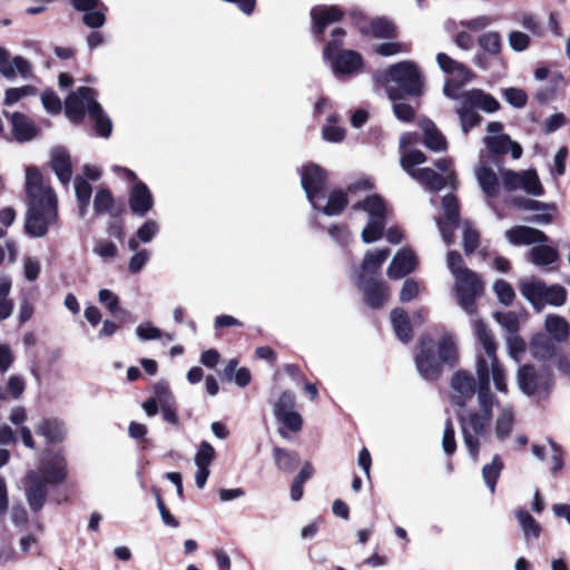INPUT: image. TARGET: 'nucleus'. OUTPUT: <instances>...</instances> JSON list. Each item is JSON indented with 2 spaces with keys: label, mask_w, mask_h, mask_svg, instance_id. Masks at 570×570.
Masks as SVG:
<instances>
[{
  "label": "nucleus",
  "mask_w": 570,
  "mask_h": 570,
  "mask_svg": "<svg viewBox=\"0 0 570 570\" xmlns=\"http://www.w3.org/2000/svg\"><path fill=\"white\" fill-rule=\"evenodd\" d=\"M26 233L31 237H43L58 224V202L53 189L43 185L42 175L36 167L26 170Z\"/></svg>",
  "instance_id": "nucleus-1"
},
{
  "label": "nucleus",
  "mask_w": 570,
  "mask_h": 570,
  "mask_svg": "<svg viewBox=\"0 0 570 570\" xmlns=\"http://www.w3.org/2000/svg\"><path fill=\"white\" fill-rule=\"evenodd\" d=\"M476 376L479 379V410L458 414L464 444L474 462L479 459L480 438L484 435L492 420V407L497 402L495 396L489 389L488 365L481 356L476 361Z\"/></svg>",
  "instance_id": "nucleus-2"
},
{
  "label": "nucleus",
  "mask_w": 570,
  "mask_h": 570,
  "mask_svg": "<svg viewBox=\"0 0 570 570\" xmlns=\"http://www.w3.org/2000/svg\"><path fill=\"white\" fill-rule=\"evenodd\" d=\"M67 475L65 458L56 454L48 460H43L39 471L30 470L26 474V498L30 509L39 512L47 500L49 483H59Z\"/></svg>",
  "instance_id": "nucleus-3"
},
{
  "label": "nucleus",
  "mask_w": 570,
  "mask_h": 570,
  "mask_svg": "<svg viewBox=\"0 0 570 570\" xmlns=\"http://www.w3.org/2000/svg\"><path fill=\"white\" fill-rule=\"evenodd\" d=\"M446 265L454 277V292L458 304L470 315L476 311L475 301L484 292L481 277L465 266L460 253L450 250L446 254Z\"/></svg>",
  "instance_id": "nucleus-4"
},
{
  "label": "nucleus",
  "mask_w": 570,
  "mask_h": 570,
  "mask_svg": "<svg viewBox=\"0 0 570 570\" xmlns=\"http://www.w3.org/2000/svg\"><path fill=\"white\" fill-rule=\"evenodd\" d=\"M96 90L89 87H80L68 96L65 102L67 117L73 122H80L85 115L95 122V129L101 137H109L112 124L100 104L96 100Z\"/></svg>",
  "instance_id": "nucleus-5"
},
{
  "label": "nucleus",
  "mask_w": 570,
  "mask_h": 570,
  "mask_svg": "<svg viewBox=\"0 0 570 570\" xmlns=\"http://www.w3.org/2000/svg\"><path fill=\"white\" fill-rule=\"evenodd\" d=\"M507 240L514 246L533 245L528 252V261L539 267H548L559 259L556 248L546 245L548 236L540 229L518 225L505 230Z\"/></svg>",
  "instance_id": "nucleus-6"
},
{
  "label": "nucleus",
  "mask_w": 570,
  "mask_h": 570,
  "mask_svg": "<svg viewBox=\"0 0 570 570\" xmlns=\"http://www.w3.org/2000/svg\"><path fill=\"white\" fill-rule=\"evenodd\" d=\"M386 92L391 100L404 97H416L423 90V77L417 66L412 61H401L383 73Z\"/></svg>",
  "instance_id": "nucleus-7"
},
{
  "label": "nucleus",
  "mask_w": 570,
  "mask_h": 570,
  "mask_svg": "<svg viewBox=\"0 0 570 570\" xmlns=\"http://www.w3.org/2000/svg\"><path fill=\"white\" fill-rule=\"evenodd\" d=\"M462 98L463 101L458 105L455 112L459 116L464 135H468L472 128L481 122L482 117L476 112L478 109L492 114L500 108L499 101L481 89L468 90Z\"/></svg>",
  "instance_id": "nucleus-8"
},
{
  "label": "nucleus",
  "mask_w": 570,
  "mask_h": 570,
  "mask_svg": "<svg viewBox=\"0 0 570 570\" xmlns=\"http://www.w3.org/2000/svg\"><path fill=\"white\" fill-rule=\"evenodd\" d=\"M519 289L537 311H541L546 305L561 306L567 301V291L563 286L547 285L537 277L520 279Z\"/></svg>",
  "instance_id": "nucleus-9"
},
{
  "label": "nucleus",
  "mask_w": 570,
  "mask_h": 570,
  "mask_svg": "<svg viewBox=\"0 0 570 570\" xmlns=\"http://www.w3.org/2000/svg\"><path fill=\"white\" fill-rule=\"evenodd\" d=\"M553 384V375L548 368L537 371L533 366L524 365L518 372L520 390L535 399L537 402L546 400L550 395Z\"/></svg>",
  "instance_id": "nucleus-10"
},
{
  "label": "nucleus",
  "mask_w": 570,
  "mask_h": 570,
  "mask_svg": "<svg viewBox=\"0 0 570 570\" xmlns=\"http://www.w3.org/2000/svg\"><path fill=\"white\" fill-rule=\"evenodd\" d=\"M353 209H362L367 213L368 222L362 230V239L364 243H373L383 235L385 226L386 206L379 195L366 197L363 202H358Z\"/></svg>",
  "instance_id": "nucleus-11"
},
{
  "label": "nucleus",
  "mask_w": 570,
  "mask_h": 570,
  "mask_svg": "<svg viewBox=\"0 0 570 570\" xmlns=\"http://www.w3.org/2000/svg\"><path fill=\"white\" fill-rule=\"evenodd\" d=\"M473 332L490 360V365L487 360L484 361L488 365L489 375H492L495 389L500 392H507L505 372L499 364L497 357V343L491 331L487 327L483 321L474 320Z\"/></svg>",
  "instance_id": "nucleus-12"
},
{
  "label": "nucleus",
  "mask_w": 570,
  "mask_h": 570,
  "mask_svg": "<svg viewBox=\"0 0 570 570\" xmlns=\"http://www.w3.org/2000/svg\"><path fill=\"white\" fill-rule=\"evenodd\" d=\"M301 183L306 193V197L314 209L321 207V202L325 199L326 174L317 165L311 164L301 169Z\"/></svg>",
  "instance_id": "nucleus-13"
},
{
  "label": "nucleus",
  "mask_w": 570,
  "mask_h": 570,
  "mask_svg": "<svg viewBox=\"0 0 570 570\" xmlns=\"http://www.w3.org/2000/svg\"><path fill=\"white\" fill-rule=\"evenodd\" d=\"M500 174L503 187L508 191L523 190L532 196H541L543 194V187L535 170L514 171L502 169Z\"/></svg>",
  "instance_id": "nucleus-14"
},
{
  "label": "nucleus",
  "mask_w": 570,
  "mask_h": 570,
  "mask_svg": "<svg viewBox=\"0 0 570 570\" xmlns=\"http://www.w3.org/2000/svg\"><path fill=\"white\" fill-rule=\"evenodd\" d=\"M433 347V340L429 335L420 338V352L415 355V365L425 380H436L442 372V364L434 356Z\"/></svg>",
  "instance_id": "nucleus-15"
},
{
  "label": "nucleus",
  "mask_w": 570,
  "mask_h": 570,
  "mask_svg": "<svg viewBox=\"0 0 570 570\" xmlns=\"http://www.w3.org/2000/svg\"><path fill=\"white\" fill-rule=\"evenodd\" d=\"M474 377L465 371H456L451 379V401L459 407H464L478 394Z\"/></svg>",
  "instance_id": "nucleus-16"
},
{
  "label": "nucleus",
  "mask_w": 570,
  "mask_h": 570,
  "mask_svg": "<svg viewBox=\"0 0 570 570\" xmlns=\"http://www.w3.org/2000/svg\"><path fill=\"white\" fill-rule=\"evenodd\" d=\"M442 207L446 217V223L436 218V225L445 244L453 243V233L459 224L460 213L458 199L454 195L448 194L442 199Z\"/></svg>",
  "instance_id": "nucleus-17"
},
{
  "label": "nucleus",
  "mask_w": 570,
  "mask_h": 570,
  "mask_svg": "<svg viewBox=\"0 0 570 570\" xmlns=\"http://www.w3.org/2000/svg\"><path fill=\"white\" fill-rule=\"evenodd\" d=\"M410 176L425 186L430 191H439L446 185H450L452 188H456L458 184L454 171L442 176L431 168H419L410 171Z\"/></svg>",
  "instance_id": "nucleus-18"
},
{
  "label": "nucleus",
  "mask_w": 570,
  "mask_h": 570,
  "mask_svg": "<svg viewBox=\"0 0 570 570\" xmlns=\"http://www.w3.org/2000/svg\"><path fill=\"white\" fill-rule=\"evenodd\" d=\"M215 456L216 451L214 446L207 441H202L194 456V462L197 466V471L195 473V483L198 489H203L205 487L210 474L209 466L213 463Z\"/></svg>",
  "instance_id": "nucleus-19"
},
{
  "label": "nucleus",
  "mask_w": 570,
  "mask_h": 570,
  "mask_svg": "<svg viewBox=\"0 0 570 570\" xmlns=\"http://www.w3.org/2000/svg\"><path fill=\"white\" fill-rule=\"evenodd\" d=\"M419 142L417 134L406 132L400 138L401 148V166L410 175V171L415 170L414 166L425 163V155L417 149L410 148Z\"/></svg>",
  "instance_id": "nucleus-20"
},
{
  "label": "nucleus",
  "mask_w": 570,
  "mask_h": 570,
  "mask_svg": "<svg viewBox=\"0 0 570 570\" xmlns=\"http://www.w3.org/2000/svg\"><path fill=\"white\" fill-rule=\"evenodd\" d=\"M73 8L85 12L82 21L89 28H100L105 24L106 7L99 0H70Z\"/></svg>",
  "instance_id": "nucleus-21"
},
{
  "label": "nucleus",
  "mask_w": 570,
  "mask_h": 570,
  "mask_svg": "<svg viewBox=\"0 0 570 570\" xmlns=\"http://www.w3.org/2000/svg\"><path fill=\"white\" fill-rule=\"evenodd\" d=\"M343 11L337 7L317 6L311 10L313 21L312 32L315 36H322L328 24L340 21L343 18Z\"/></svg>",
  "instance_id": "nucleus-22"
},
{
  "label": "nucleus",
  "mask_w": 570,
  "mask_h": 570,
  "mask_svg": "<svg viewBox=\"0 0 570 570\" xmlns=\"http://www.w3.org/2000/svg\"><path fill=\"white\" fill-rule=\"evenodd\" d=\"M503 126L499 121H491L488 125V136L484 137L483 142L492 155H503L509 151L511 139L508 135L502 134Z\"/></svg>",
  "instance_id": "nucleus-23"
},
{
  "label": "nucleus",
  "mask_w": 570,
  "mask_h": 570,
  "mask_svg": "<svg viewBox=\"0 0 570 570\" xmlns=\"http://www.w3.org/2000/svg\"><path fill=\"white\" fill-rule=\"evenodd\" d=\"M357 286L363 291L365 302L372 308L381 307L390 295L387 287L372 277L365 278L364 282L357 278Z\"/></svg>",
  "instance_id": "nucleus-24"
},
{
  "label": "nucleus",
  "mask_w": 570,
  "mask_h": 570,
  "mask_svg": "<svg viewBox=\"0 0 570 570\" xmlns=\"http://www.w3.org/2000/svg\"><path fill=\"white\" fill-rule=\"evenodd\" d=\"M416 264L417 262L414 253L411 249L403 248L393 257L387 268V275L392 279L402 278L413 272Z\"/></svg>",
  "instance_id": "nucleus-25"
},
{
  "label": "nucleus",
  "mask_w": 570,
  "mask_h": 570,
  "mask_svg": "<svg viewBox=\"0 0 570 570\" xmlns=\"http://www.w3.org/2000/svg\"><path fill=\"white\" fill-rule=\"evenodd\" d=\"M129 206L137 216H145L154 206V198L146 184L136 183L130 191Z\"/></svg>",
  "instance_id": "nucleus-26"
},
{
  "label": "nucleus",
  "mask_w": 570,
  "mask_h": 570,
  "mask_svg": "<svg viewBox=\"0 0 570 570\" xmlns=\"http://www.w3.org/2000/svg\"><path fill=\"white\" fill-rule=\"evenodd\" d=\"M50 165L59 181L67 186L71 180L72 166L69 153L62 147H55L50 153Z\"/></svg>",
  "instance_id": "nucleus-27"
},
{
  "label": "nucleus",
  "mask_w": 570,
  "mask_h": 570,
  "mask_svg": "<svg viewBox=\"0 0 570 570\" xmlns=\"http://www.w3.org/2000/svg\"><path fill=\"white\" fill-rule=\"evenodd\" d=\"M331 60L335 75H351L358 71L363 66L362 56L354 50L342 51Z\"/></svg>",
  "instance_id": "nucleus-28"
},
{
  "label": "nucleus",
  "mask_w": 570,
  "mask_h": 570,
  "mask_svg": "<svg viewBox=\"0 0 570 570\" xmlns=\"http://www.w3.org/2000/svg\"><path fill=\"white\" fill-rule=\"evenodd\" d=\"M6 116L9 118L12 132L14 138L20 141H29L37 135V129L33 124L21 112L7 114Z\"/></svg>",
  "instance_id": "nucleus-29"
},
{
  "label": "nucleus",
  "mask_w": 570,
  "mask_h": 570,
  "mask_svg": "<svg viewBox=\"0 0 570 570\" xmlns=\"http://www.w3.org/2000/svg\"><path fill=\"white\" fill-rule=\"evenodd\" d=\"M436 62L444 73L461 78L462 82H469L472 79V72L462 62L454 60L444 52L436 55Z\"/></svg>",
  "instance_id": "nucleus-30"
},
{
  "label": "nucleus",
  "mask_w": 570,
  "mask_h": 570,
  "mask_svg": "<svg viewBox=\"0 0 570 570\" xmlns=\"http://www.w3.org/2000/svg\"><path fill=\"white\" fill-rule=\"evenodd\" d=\"M389 256V248L367 252L363 259L361 273L357 278H360L361 282H364V279L367 278V276L376 274Z\"/></svg>",
  "instance_id": "nucleus-31"
},
{
  "label": "nucleus",
  "mask_w": 570,
  "mask_h": 570,
  "mask_svg": "<svg viewBox=\"0 0 570 570\" xmlns=\"http://www.w3.org/2000/svg\"><path fill=\"white\" fill-rule=\"evenodd\" d=\"M476 180L482 191L490 198L497 197L500 191V184L497 174L487 166H479L475 169Z\"/></svg>",
  "instance_id": "nucleus-32"
},
{
  "label": "nucleus",
  "mask_w": 570,
  "mask_h": 570,
  "mask_svg": "<svg viewBox=\"0 0 570 570\" xmlns=\"http://www.w3.org/2000/svg\"><path fill=\"white\" fill-rule=\"evenodd\" d=\"M37 433L45 436L48 442H60L66 436V428L62 421L55 417H47L40 421Z\"/></svg>",
  "instance_id": "nucleus-33"
},
{
  "label": "nucleus",
  "mask_w": 570,
  "mask_h": 570,
  "mask_svg": "<svg viewBox=\"0 0 570 570\" xmlns=\"http://www.w3.org/2000/svg\"><path fill=\"white\" fill-rule=\"evenodd\" d=\"M421 128L424 134V145L429 149L433 151H441L446 148V140L444 136L436 129L435 125L431 120H423L421 122Z\"/></svg>",
  "instance_id": "nucleus-34"
},
{
  "label": "nucleus",
  "mask_w": 570,
  "mask_h": 570,
  "mask_svg": "<svg viewBox=\"0 0 570 570\" xmlns=\"http://www.w3.org/2000/svg\"><path fill=\"white\" fill-rule=\"evenodd\" d=\"M391 322L397 338L407 343L412 338V327L405 311L395 308L391 312Z\"/></svg>",
  "instance_id": "nucleus-35"
},
{
  "label": "nucleus",
  "mask_w": 570,
  "mask_h": 570,
  "mask_svg": "<svg viewBox=\"0 0 570 570\" xmlns=\"http://www.w3.org/2000/svg\"><path fill=\"white\" fill-rule=\"evenodd\" d=\"M530 350L532 355L538 360H548L552 357L556 351L553 340L547 334H537L530 342Z\"/></svg>",
  "instance_id": "nucleus-36"
},
{
  "label": "nucleus",
  "mask_w": 570,
  "mask_h": 570,
  "mask_svg": "<svg viewBox=\"0 0 570 570\" xmlns=\"http://www.w3.org/2000/svg\"><path fill=\"white\" fill-rule=\"evenodd\" d=\"M544 328L548 336L557 342H564L569 336V324L559 315H548L544 321Z\"/></svg>",
  "instance_id": "nucleus-37"
},
{
  "label": "nucleus",
  "mask_w": 570,
  "mask_h": 570,
  "mask_svg": "<svg viewBox=\"0 0 570 570\" xmlns=\"http://www.w3.org/2000/svg\"><path fill=\"white\" fill-rule=\"evenodd\" d=\"M159 225L153 219L146 220L137 230L136 236L128 240V247L130 250L136 252L139 247V243H149L157 235Z\"/></svg>",
  "instance_id": "nucleus-38"
},
{
  "label": "nucleus",
  "mask_w": 570,
  "mask_h": 570,
  "mask_svg": "<svg viewBox=\"0 0 570 570\" xmlns=\"http://www.w3.org/2000/svg\"><path fill=\"white\" fill-rule=\"evenodd\" d=\"M503 470V462L500 455L495 454L492 459V462L485 464L482 469V476L485 485L490 490L491 493H494L497 481Z\"/></svg>",
  "instance_id": "nucleus-39"
},
{
  "label": "nucleus",
  "mask_w": 570,
  "mask_h": 570,
  "mask_svg": "<svg viewBox=\"0 0 570 570\" xmlns=\"http://www.w3.org/2000/svg\"><path fill=\"white\" fill-rule=\"evenodd\" d=\"M347 206L346 194L342 190H334L328 195V199L325 206L318 208L323 214L327 216L340 215Z\"/></svg>",
  "instance_id": "nucleus-40"
},
{
  "label": "nucleus",
  "mask_w": 570,
  "mask_h": 570,
  "mask_svg": "<svg viewBox=\"0 0 570 570\" xmlns=\"http://www.w3.org/2000/svg\"><path fill=\"white\" fill-rule=\"evenodd\" d=\"M26 389V382L20 375L9 376L6 386H0V401H7L9 397L19 399Z\"/></svg>",
  "instance_id": "nucleus-41"
},
{
  "label": "nucleus",
  "mask_w": 570,
  "mask_h": 570,
  "mask_svg": "<svg viewBox=\"0 0 570 570\" xmlns=\"http://www.w3.org/2000/svg\"><path fill=\"white\" fill-rule=\"evenodd\" d=\"M275 419L282 424V428L278 429V433L284 439L288 438L287 431L297 433L303 428V417L297 411Z\"/></svg>",
  "instance_id": "nucleus-42"
},
{
  "label": "nucleus",
  "mask_w": 570,
  "mask_h": 570,
  "mask_svg": "<svg viewBox=\"0 0 570 570\" xmlns=\"http://www.w3.org/2000/svg\"><path fill=\"white\" fill-rule=\"evenodd\" d=\"M517 518L519 520V523L522 528L524 538L527 541H530L531 539H538L541 532V527L539 522L528 512L524 510H520L517 513Z\"/></svg>",
  "instance_id": "nucleus-43"
},
{
  "label": "nucleus",
  "mask_w": 570,
  "mask_h": 570,
  "mask_svg": "<svg viewBox=\"0 0 570 570\" xmlns=\"http://www.w3.org/2000/svg\"><path fill=\"white\" fill-rule=\"evenodd\" d=\"M75 191L79 203L80 215L85 216L92 194L91 185L85 178L77 176L75 178Z\"/></svg>",
  "instance_id": "nucleus-44"
},
{
  "label": "nucleus",
  "mask_w": 570,
  "mask_h": 570,
  "mask_svg": "<svg viewBox=\"0 0 570 570\" xmlns=\"http://www.w3.org/2000/svg\"><path fill=\"white\" fill-rule=\"evenodd\" d=\"M513 422L514 414L512 407H503L495 422V435L499 440H504L510 435L513 428Z\"/></svg>",
  "instance_id": "nucleus-45"
},
{
  "label": "nucleus",
  "mask_w": 570,
  "mask_h": 570,
  "mask_svg": "<svg viewBox=\"0 0 570 570\" xmlns=\"http://www.w3.org/2000/svg\"><path fill=\"white\" fill-rule=\"evenodd\" d=\"M439 358L441 363L453 366L458 358L455 342L451 335H444L439 342Z\"/></svg>",
  "instance_id": "nucleus-46"
},
{
  "label": "nucleus",
  "mask_w": 570,
  "mask_h": 570,
  "mask_svg": "<svg viewBox=\"0 0 570 570\" xmlns=\"http://www.w3.org/2000/svg\"><path fill=\"white\" fill-rule=\"evenodd\" d=\"M295 395L291 391H284L273 404V414L275 417L293 413L295 411Z\"/></svg>",
  "instance_id": "nucleus-47"
},
{
  "label": "nucleus",
  "mask_w": 570,
  "mask_h": 570,
  "mask_svg": "<svg viewBox=\"0 0 570 570\" xmlns=\"http://www.w3.org/2000/svg\"><path fill=\"white\" fill-rule=\"evenodd\" d=\"M479 46L488 53L497 56L502 48V39L499 32L488 31L479 37Z\"/></svg>",
  "instance_id": "nucleus-48"
},
{
  "label": "nucleus",
  "mask_w": 570,
  "mask_h": 570,
  "mask_svg": "<svg viewBox=\"0 0 570 570\" xmlns=\"http://www.w3.org/2000/svg\"><path fill=\"white\" fill-rule=\"evenodd\" d=\"M275 463L279 470L293 471L298 462L297 454L282 448H275L273 451Z\"/></svg>",
  "instance_id": "nucleus-49"
},
{
  "label": "nucleus",
  "mask_w": 570,
  "mask_h": 570,
  "mask_svg": "<svg viewBox=\"0 0 570 570\" xmlns=\"http://www.w3.org/2000/svg\"><path fill=\"white\" fill-rule=\"evenodd\" d=\"M98 301L114 315L116 313H121L124 316H131L128 311L119 308V297L110 289H100L98 293Z\"/></svg>",
  "instance_id": "nucleus-50"
},
{
  "label": "nucleus",
  "mask_w": 570,
  "mask_h": 570,
  "mask_svg": "<svg viewBox=\"0 0 570 570\" xmlns=\"http://www.w3.org/2000/svg\"><path fill=\"white\" fill-rule=\"evenodd\" d=\"M510 204L528 210L553 212L556 209V206L553 204L543 203L524 197H514L510 200Z\"/></svg>",
  "instance_id": "nucleus-51"
},
{
  "label": "nucleus",
  "mask_w": 570,
  "mask_h": 570,
  "mask_svg": "<svg viewBox=\"0 0 570 570\" xmlns=\"http://www.w3.org/2000/svg\"><path fill=\"white\" fill-rule=\"evenodd\" d=\"M37 88L31 85H26L19 88H9L6 90L4 104L11 106L27 96L37 95Z\"/></svg>",
  "instance_id": "nucleus-52"
},
{
  "label": "nucleus",
  "mask_w": 570,
  "mask_h": 570,
  "mask_svg": "<svg viewBox=\"0 0 570 570\" xmlns=\"http://www.w3.org/2000/svg\"><path fill=\"white\" fill-rule=\"evenodd\" d=\"M494 318L508 332L509 335L519 332V318L514 312H498L494 314Z\"/></svg>",
  "instance_id": "nucleus-53"
},
{
  "label": "nucleus",
  "mask_w": 570,
  "mask_h": 570,
  "mask_svg": "<svg viewBox=\"0 0 570 570\" xmlns=\"http://www.w3.org/2000/svg\"><path fill=\"white\" fill-rule=\"evenodd\" d=\"M153 399L157 400L160 409L176 403V399L166 382L155 384Z\"/></svg>",
  "instance_id": "nucleus-54"
},
{
  "label": "nucleus",
  "mask_w": 570,
  "mask_h": 570,
  "mask_svg": "<svg viewBox=\"0 0 570 570\" xmlns=\"http://www.w3.org/2000/svg\"><path fill=\"white\" fill-rule=\"evenodd\" d=\"M493 291H494L499 302L505 306L511 305L515 297V293H514L512 286L503 279H498L494 283Z\"/></svg>",
  "instance_id": "nucleus-55"
},
{
  "label": "nucleus",
  "mask_w": 570,
  "mask_h": 570,
  "mask_svg": "<svg viewBox=\"0 0 570 570\" xmlns=\"http://www.w3.org/2000/svg\"><path fill=\"white\" fill-rule=\"evenodd\" d=\"M345 36V31L342 28H335L332 31V40H330L324 48L323 56L324 59H334L337 55L338 49L343 45V37Z\"/></svg>",
  "instance_id": "nucleus-56"
},
{
  "label": "nucleus",
  "mask_w": 570,
  "mask_h": 570,
  "mask_svg": "<svg viewBox=\"0 0 570 570\" xmlns=\"http://www.w3.org/2000/svg\"><path fill=\"white\" fill-rule=\"evenodd\" d=\"M370 31L377 38H391L394 33V26L387 19L377 18L371 21Z\"/></svg>",
  "instance_id": "nucleus-57"
},
{
  "label": "nucleus",
  "mask_w": 570,
  "mask_h": 570,
  "mask_svg": "<svg viewBox=\"0 0 570 570\" xmlns=\"http://www.w3.org/2000/svg\"><path fill=\"white\" fill-rule=\"evenodd\" d=\"M466 82H462L461 78L458 79H448L443 87L444 95L453 100H458L459 104H462L463 96L466 94V91H461V88Z\"/></svg>",
  "instance_id": "nucleus-58"
},
{
  "label": "nucleus",
  "mask_w": 570,
  "mask_h": 570,
  "mask_svg": "<svg viewBox=\"0 0 570 570\" xmlns=\"http://www.w3.org/2000/svg\"><path fill=\"white\" fill-rule=\"evenodd\" d=\"M479 246V233L469 223L463 228V248L466 255H471Z\"/></svg>",
  "instance_id": "nucleus-59"
},
{
  "label": "nucleus",
  "mask_w": 570,
  "mask_h": 570,
  "mask_svg": "<svg viewBox=\"0 0 570 570\" xmlns=\"http://www.w3.org/2000/svg\"><path fill=\"white\" fill-rule=\"evenodd\" d=\"M503 97L514 108H523L528 101L525 91L514 87L504 89Z\"/></svg>",
  "instance_id": "nucleus-60"
},
{
  "label": "nucleus",
  "mask_w": 570,
  "mask_h": 570,
  "mask_svg": "<svg viewBox=\"0 0 570 570\" xmlns=\"http://www.w3.org/2000/svg\"><path fill=\"white\" fill-rule=\"evenodd\" d=\"M114 204V198L109 190L107 189H99L96 193L95 199H94V208L97 214H105L107 213Z\"/></svg>",
  "instance_id": "nucleus-61"
},
{
  "label": "nucleus",
  "mask_w": 570,
  "mask_h": 570,
  "mask_svg": "<svg viewBox=\"0 0 570 570\" xmlns=\"http://www.w3.org/2000/svg\"><path fill=\"white\" fill-rule=\"evenodd\" d=\"M442 448L448 455L453 454L456 450L454 426L450 419L444 424Z\"/></svg>",
  "instance_id": "nucleus-62"
},
{
  "label": "nucleus",
  "mask_w": 570,
  "mask_h": 570,
  "mask_svg": "<svg viewBox=\"0 0 570 570\" xmlns=\"http://www.w3.org/2000/svg\"><path fill=\"white\" fill-rule=\"evenodd\" d=\"M136 334L140 341H151L163 337V332L149 322L139 324L136 328Z\"/></svg>",
  "instance_id": "nucleus-63"
},
{
  "label": "nucleus",
  "mask_w": 570,
  "mask_h": 570,
  "mask_svg": "<svg viewBox=\"0 0 570 570\" xmlns=\"http://www.w3.org/2000/svg\"><path fill=\"white\" fill-rule=\"evenodd\" d=\"M41 102L43 108L50 114L56 115L61 110V100L52 90H46L41 95Z\"/></svg>",
  "instance_id": "nucleus-64"
}]
</instances>
